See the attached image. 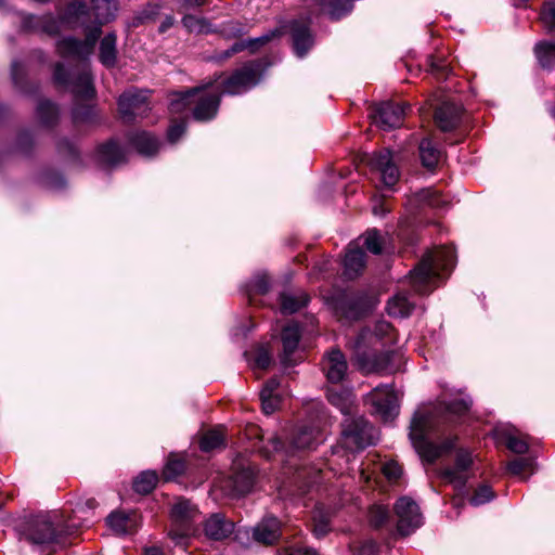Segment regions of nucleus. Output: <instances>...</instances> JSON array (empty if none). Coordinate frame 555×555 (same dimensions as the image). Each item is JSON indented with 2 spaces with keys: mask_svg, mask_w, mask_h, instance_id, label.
I'll list each match as a JSON object with an SVG mask.
<instances>
[{
  "mask_svg": "<svg viewBox=\"0 0 555 555\" xmlns=\"http://www.w3.org/2000/svg\"><path fill=\"white\" fill-rule=\"evenodd\" d=\"M220 93L209 86L197 87L185 92H175L170 95L169 109L171 113L192 111L196 120L212 119L218 112Z\"/></svg>",
  "mask_w": 555,
  "mask_h": 555,
  "instance_id": "obj_3",
  "label": "nucleus"
},
{
  "mask_svg": "<svg viewBox=\"0 0 555 555\" xmlns=\"http://www.w3.org/2000/svg\"><path fill=\"white\" fill-rule=\"evenodd\" d=\"M377 545L373 541L364 542L357 551L354 555H376Z\"/></svg>",
  "mask_w": 555,
  "mask_h": 555,
  "instance_id": "obj_55",
  "label": "nucleus"
},
{
  "mask_svg": "<svg viewBox=\"0 0 555 555\" xmlns=\"http://www.w3.org/2000/svg\"><path fill=\"white\" fill-rule=\"evenodd\" d=\"M395 512L398 518L397 530L401 535L411 534L423 524L418 505L408 496L397 501Z\"/></svg>",
  "mask_w": 555,
  "mask_h": 555,
  "instance_id": "obj_13",
  "label": "nucleus"
},
{
  "mask_svg": "<svg viewBox=\"0 0 555 555\" xmlns=\"http://www.w3.org/2000/svg\"><path fill=\"white\" fill-rule=\"evenodd\" d=\"M54 79L59 83H67V74L62 64H57L54 70Z\"/></svg>",
  "mask_w": 555,
  "mask_h": 555,
  "instance_id": "obj_59",
  "label": "nucleus"
},
{
  "mask_svg": "<svg viewBox=\"0 0 555 555\" xmlns=\"http://www.w3.org/2000/svg\"><path fill=\"white\" fill-rule=\"evenodd\" d=\"M182 24L190 33L209 34L214 31L211 24L206 18L190 14L183 16Z\"/></svg>",
  "mask_w": 555,
  "mask_h": 555,
  "instance_id": "obj_40",
  "label": "nucleus"
},
{
  "mask_svg": "<svg viewBox=\"0 0 555 555\" xmlns=\"http://www.w3.org/2000/svg\"><path fill=\"white\" fill-rule=\"evenodd\" d=\"M370 522L375 528L383 526L389 519V511L379 504H375L370 509Z\"/></svg>",
  "mask_w": 555,
  "mask_h": 555,
  "instance_id": "obj_44",
  "label": "nucleus"
},
{
  "mask_svg": "<svg viewBox=\"0 0 555 555\" xmlns=\"http://www.w3.org/2000/svg\"><path fill=\"white\" fill-rule=\"evenodd\" d=\"M74 92L82 99H90L93 95L94 89L92 86V80L87 72L82 73L78 77L74 85Z\"/></svg>",
  "mask_w": 555,
  "mask_h": 555,
  "instance_id": "obj_41",
  "label": "nucleus"
},
{
  "mask_svg": "<svg viewBox=\"0 0 555 555\" xmlns=\"http://www.w3.org/2000/svg\"><path fill=\"white\" fill-rule=\"evenodd\" d=\"M175 24V17L172 15H167L162 24L159 25L158 31L160 34L166 33L169 28H171Z\"/></svg>",
  "mask_w": 555,
  "mask_h": 555,
  "instance_id": "obj_62",
  "label": "nucleus"
},
{
  "mask_svg": "<svg viewBox=\"0 0 555 555\" xmlns=\"http://www.w3.org/2000/svg\"><path fill=\"white\" fill-rule=\"evenodd\" d=\"M532 462L528 459H516L508 463L507 469L512 475H520L524 472L530 469Z\"/></svg>",
  "mask_w": 555,
  "mask_h": 555,
  "instance_id": "obj_51",
  "label": "nucleus"
},
{
  "mask_svg": "<svg viewBox=\"0 0 555 555\" xmlns=\"http://www.w3.org/2000/svg\"><path fill=\"white\" fill-rule=\"evenodd\" d=\"M206 537L211 540H223L230 537L234 531V524L227 519L223 514H212L204 525Z\"/></svg>",
  "mask_w": 555,
  "mask_h": 555,
  "instance_id": "obj_21",
  "label": "nucleus"
},
{
  "mask_svg": "<svg viewBox=\"0 0 555 555\" xmlns=\"http://www.w3.org/2000/svg\"><path fill=\"white\" fill-rule=\"evenodd\" d=\"M300 339V330L296 323L287 324L282 332L283 353L281 362L285 366L294 365L297 361L292 358Z\"/></svg>",
  "mask_w": 555,
  "mask_h": 555,
  "instance_id": "obj_23",
  "label": "nucleus"
},
{
  "mask_svg": "<svg viewBox=\"0 0 555 555\" xmlns=\"http://www.w3.org/2000/svg\"><path fill=\"white\" fill-rule=\"evenodd\" d=\"M280 534V521L275 517L264 518L253 528L254 539L263 544H272Z\"/></svg>",
  "mask_w": 555,
  "mask_h": 555,
  "instance_id": "obj_25",
  "label": "nucleus"
},
{
  "mask_svg": "<svg viewBox=\"0 0 555 555\" xmlns=\"http://www.w3.org/2000/svg\"><path fill=\"white\" fill-rule=\"evenodd\" d=\"M321 433L311 426L299 427L293 435L291 446L287 449L282 447L278 437H270L266 446L261 448V453L264 457L271 459L274 455L280 456L281 461L284 455H288L294 451L311 450L322 441Z\"/></svg>",
  "mask_w": 555,
  "mask_h": 555,
  "instance_id": "obj_7",
  "label": "nucleus"
},
{
  "mask_svg": "<svg viewBox=\"0 0 555 555\" xmlns=\"http://www.w3.org/2000/svg\"><path fill=\"white\" fill-rule=\"evenodd\" d=\"M372 210L375 216H384L389 211V207L383 202H376Z\"/></svg>",
  "mask_w": 555,
  "mask_h": 555,
  "instance_id": "obj_61",
  "label": "nucleus"
},
{
  "mask_svg": "<svg viewBox=\"0 0 555 555\" xmlns=\"http://www.w3.org/2000/svg\"><path fill=\"white\" fill-rule=\"evenodd\" d=\"M377 439L376 431L363 417L346 420L343 429V444L350 451L362 450Z\"/></svg>",
  "mask_w": 555,
  "mask_h": 555,
  "instance_id": "obj_9",
  "label": "nucleus"
},
{
  "mask_svg": "<svg viewBox=\"0 0 555 555\" xmlns=\"http://www.w3.org/2000/svg\"><path fill=\"white\" fill-rule=\"evenodd\" d=\"M245 357L253 369L266 370L272 362L271 351L266 346L245 352Z\"/></svg>",
  "mask_w": 555,
  "mask_h": 555,
  "instance_id": "obj_33",
  "label": "nucleus"
},
{
  "mask_svg": "<svg viewBox=\"0 0 555 555\" xmlns=\"http://www.w3.org/2000/svg\"><path fill=\"white\" fill-rule=\"evenodd\" d=\"M262 72L263 68L260 61L250 62L236 69L231 76L222 80L220 85L224 93L231 95L240 94L256 86Z\"/></svg>",
  "mask_w": 555,
  "mask_h": 555,
  "instance_id": "obj_11",
  "label": "nucleus"
},
{
  "mask_svg": "<svg viewBox=\"0 0 555 555\" xmlns=\"http://www.w3.org/2000/svg\"><path fill=\"white\" fill-rule=\"evenodd\" d=\"M363 245L366 249L375 255H378L383 250V238L378 231L369 230L363 236Z\"/></svg>",
  "mask_w": 555,
  "mask_h": 555,
  "instance_id": "obj_42",
  "label": "nucleus"
},
{
  "mask_svg": "<svg viewBox=\"0 0 555 555\" xmlns=\"http://www.w3.org/2000/svg\"><path fill=\"white\" fill-rule=\"evenodd\" d=\"M420 155L422 164L429 169L434 168L440 159V151L428 139H424L421 142Z\"/></svg>",
  "mask_w": 555,
  "mask_h": 555,
  "instance_id": "obj_36",
  "label": "nucleus"
},
{
  "mask_svg": "<svg viewBox=\"0 0 555 555\" xmlns=\"http://www.w3.org/2000/svg\"><path fill=\"white\" fill-rule=\"evenodd\" d=\"M279 386H280V380L278 378H271L267 382V384L262 388L260 395H264V397L276 395V393H279L278 392Z\"/></svg>",
  "mask_w": 555,
  "mask_h": 555,
  "instance_id": "obj_56",
  "label": "nucleus"
},
{
  "mask_svg": "<svg viewBox=\"0 0 555 555\" xmlns=\"http://www.w3.org/2000/svg\"><path fill=\"white\" fill-rule=\"evenodd\" d=\"M347 361L345 356L338 349L330 351L322 361V370L327 379L332 384L344 380L347 374Z\"/></svg>",
  "mask_w": 555,
  "mask_h": 555,
  "instance_id": "obj_18",
  "label": "nucleus"
},
{
  "mask_svg": "<svg viewBox=\"0 0 555 555\" xmlns=\"http://www.w3.org/2000/svg\"><path fill=\"white\" fill-rule=\"evenodd\" d=\"M429 65H430L431 72L436 73V74L444 73L448 68V65L444 61L440 60V61L436 62L433 57L430 59Z\"/></svg>",
  "mask_w": 555,
  "mask_h": 555,
  "instance_id": "obj_60",
  "label": "nucleus"
},
{
  "mask_svg": "<svg viewBox=\"0 0 555 555\" xmlns=\"http://www.w3.org/2000/svg\"><path fill=\"white\" fill-rule=\"evenodd\" d=\"M179 11L186 12L207 4L208 0H179Z\"/></svg>",
  "mask_w": 555,
  "mask_h": 555,
  "instance_id": "obj_54",
  "label": "nucleus"
},
{
  "mask_svg": "<svg viewBox=\"0 0 555 555\" xmlns=\"http://www.w3.org/2000/svg\"><path fill=\"white\" fill-rule=\"evenodd\" d=\"M147 91H127L118 101L119 112L125 119L143 116L147 109Z\"/></svg>",
  "mask_w": 555,
  "mask_h": 555,
  "instance_id": "obj_17",
  "label": "nucleus"
},
{
  "mask_svg": "<svg viewBox=\"0 0 555 555\" xmlns=\"http://www.w3.org/2000/svg\"><path fill=\"white\" fill-rule=\"evenodd\" d=\"M262 410L266 414H271L274 411H276L281 403V397L280 393L272 395V396H266L260 395Z\"/></svg>",
  "mask_w": 555,
  "mask_h": 555,
  "instance_id": "obj_49",
  "label": "nucleus"
},
{
  "mask_svg": "<svg viewBox=\"0 0 555 555\" xmlns=\"http://www.w3.org/2000/svg\"><path fill=\"white\" fill-rule=\"evenodd\" d=\"M100 61L103 65L112 67L116 62V37L114 35L105 36L100 44Z\"/></svg>",
  "mask_w": 555,
  "mask_h": 555,
  "instance_id": "obj_35",
  "label": "nucleus"
},
{
  "mask_svg": "<svg viewBox=\"0 0 555 555\" xmlns=\"http://www.w3.org/2000/svg\"><path fill=\"white\" fill-rule=\"evenodd\" d=\"M144 555H163V552L158 547L152 546L145 548Z\"/></svg>",
  "mask_w": 555,
  "mask_h": 555,
  "instance_id": "obj_64",
  "label": "nucleus"
},
{
  "mask_svg": "<svg viewBox=\"0 0 555 555\" xmlns=\"http://www.w3.org/2000/svg\"><path fill=\"white\" fill-rule=\"evenodd\" d=\"M472 405V400L467 398L454 399L444 403L443 412L441 408L420 409L411 423L410 439L412 444L426 462H434L454 447V439L448 438L441 444L431 442V438L440 431L441 425L447 422L444 415H463Z\"/></svg>",
  "mask_w": 555,
  "mask_h": 555,
  "instance_id": "obj_1",
  "label": "nucleus"
},
{
  "mask_svg": "<svg viewBox=\"0 0 555 555\" xmlns=\"http://www.w3.org/2000/svg\"><path fill=\"white\" fill-rule=\"evenodd\" d=\"M184 470V462L181 459L171 456L163 472L166 480H171L182 474Z\"/></svg>",
  "mask_w": 555,
  "mask_h": 555,
  "instance_id": "obj_45",
  "label": "nucleus"
},
{
  "mask_svg": "<svg viewBox=\"0 0 555 555\" xmlns=\"http://www.w3.org/2000/svg\"><path fill=\"white\" fill-rule=\"evenodd\" d=\"M493 499V490L487 485H481L475 490L474 494L469 499V503L474 506H479L492 501Z\"/></svg>",
  "mask_w": 555,
  "mask_h": 555,
  "instance_id": "obj_43",
  "label": "nucleus"
},
{
  "mask_svg": "<svg viewBox=\"0 0 555 555\" xmlns=\"http://www.w3.org/2000/svg\"><path fill=\"white\" fill-rule=\"evenodd\" d=\"M96 506V502L94 499H88L82 503H79L77 506L78 512H83L85 508L93 509Z\"/></svg>",
  "mask_w": 555,
  "mask_h": 555,
  "instance_id": "obj_63",
  "label": "nucleus"
},
{
  "mask_svg": "<svg viewBox=\"0 0 555 555\" xmlns=\"http://www.w3.org/2000/svg\"><path fill=\"white\" fill-rule=\"evenodd\" d=\"M406 107L404 103H380L373 115L374 124L384 130L400 127L403 122Z\"/></svg>",
  "mask_w": 555,
  "mask_h": 555,
  "instance_id": "obj_15",
  "label": "nucleus"
},
{
  "mask_svg": "<svg viewBox=\"0 0 555 555\" xmlns=\"http://www.w3.org/2000/svg\"><path fill=\"white\" fill-rule=\"evenodd\" d=\"M280 301L282 312L285 314H292L305 307L309 301V297L304 292H285L281 294Z\"/></svg>",
  "mask_w": 555,
  "mask_h": 555,
  "instance_id": "obj_28",
  "label": "nucleus"
},
{
  "mask_svg": "<svg viewBox=\"0 0 555 555\" xmlns=\"http://www.w3.org/2000/svg\"><path fill=\"white\" fill-rule=\"evenodd\" d=\"M328 401L338 408L344 414H351L352 408L354 404V396L349 390H343L340 392L328 390L327 391Z\"/></svg>",
  "mask_w": 555,
  "mask_h": 555,
  "instance_id": "obj_32",
  "label": "nucleus"
},
{
  "mask_svg": "<svg viewBox=\"0 0 555 555\" xmlns=\"http://www.w3.org/2000/svg\"><path fill=\"white\" fill-rule=\"evenodd\" d=\"M472 463V454L468 451L461 450L456 454L455 465L446 468L442 472V478L456 487H463L468 478V469Z\"/></svg>",
  "mask_w": 555,
  "mask_h": 555,
  "instance_id": "obj_19",
  "label": "nucleus"
},
{
  "mask_svg": "<svg viewBox=\"0 0 555 555\" xmlns=\"http://www.w3.org/2000/svg\"><path fill=\"white\" fill-rule=\"evenodd\" d=\"M106 522L116 534H128L137 529L139 519L134 512L125 513L117 511L109 514Z\"/></svg>",
  "mask_w": 555,
  "mask_h": 555,
  "instance_id": "obj_24",
  "label": "nucleus"
},
{
  "mask_svg": "<svg viewBox=\"0 0 555 555\" xmlns=\"http://www.w3.org/2000/svg\"><path fill=\"white\" fill-rule=\"evenodd\" d=\"M282 34H284V27L275 28L274 30L269 31L268 34L256 38L255 40L250 41L247 46H244L242 43H235L233 47L225 52L224 57H229L232 54L243 50L245 47H248L250 49H255L256 46H263L271 41L273 38L280 37Z\"/></svg>",
  "mask_w": 555,
  "mask_h": 555,
  "instance_id": "obj_37",
  "label": "nucleus"
},
{
  "mask_svg": "<svg viewBox=\"0 0 555 555\" xmlns=\"http://www.w3.org/2000/svg\"><path fill=\"white\" fill-rule=\"evenodd\" d=\"M38 115L44 124H50L57 117V108L50 101H42L38 106Z\"/></svg>",
  "mask_w": 555,
  "mask_h": 555,
  "instance_id": "obj_47",
  "label": "nucleus"
},
{
  "mask_svg": "<svg viewBox=\"0 0 555 555\" xmlns=\"http://www.w3.org/2000/svg\"><path fill=\"white\" fill-rule=\"evenodd\" d=\"M170 517L172 528L169 535L177 544H183L184 539L195 531L194 524L199 517V512L189 500L178 498L172 504Z\"/></svg>",
  "mask_w": 555,
  "mask_h": 555,
  "instance_id": "obj_8",
  "label": "nucleus"
},
{
  "mask_svg": "<svg viewBox=\"0 0 555 555\" xmlns=\"http://www.w3.org/2000/svg\"><path fill=\"white\" fill-rule=\"evenodd\" d=\"M365 267V254L359 241L350 243L345 255L344 274L348 279L358 276Z\"/></svg>",
  "mask_w": 555,
  "mask_h": 555,
  "instance_id": "obj_22",
  "label": "nucleus"
},
{
  "mask_svg": "<svg viewBox=\"0 0 555 555\" xmlns=\"http://www.w3.org/2000/svg\"><path fill=\"white\" fill-rule=\"evenodd\" d=\"M413 305L405 295L397 294L388 300L387 311L392 317L405 318L410 315Z\"/></svg>",
  "mask_w": 555,
  "mask_h": 555,
  "instance_id": "obj_34",
  "label": "nucleus"
},
{
  "mask_svg": "<svg viewBox=\"0 0 555 555\" xmlns=\"http://www.w3.org/2000/svg\"><path fill=\"white\" fill-rule=\"evenodd\" d=\"M461 109L453 103H442L435 113V121L442 131L452 130L459 122Z\"/></svg>",
  "mask_w": 555,
  "mask_h": 555,
  "instance_id": "obj_26",
  "label": "nucleus"
},
{
  "mask_svg": "<svg viewBox=\"0 0 555 555\" xmlns=\"http://www.w3.org/2000/svg\"><path fill=\"white\" fill-rule=\"evenodd\" d=\"M92 11L98 25L89 30L86 40L82 42L72 38L60 40L57 42V52L61 56L85 59L90 55L101 34L100 26L114 18L117 11V1L93 0Z\"/></svg>",
  "mask_w": 555,
  "mask_h": 555,
  "instance_id": "obj_4",
  "label": "nucleus"
},
{
  "mask_svg": "<svg viewBox=\"0 0 555 555\" xmlns=\"http://www.w3.org/2000/svg\"><path fill=\"white\" fill-rule=\"evenodd\" d=\"M74 526L66 525L57 512L38 515L28 522L24 537L33 545L50 547L60 543L64 534L70 533Z\"/></svg>",
  "mask_w": 555,
  "mask_h": 555,
  "instance_id": "obj_6",
  "label": "nucleus"
},
{
  "mask_svg": "<svg viewBox=\"0 0 555 555\" xmlns=\"http://www.w3.org/2000/svg\"><path fill=\"white\" fill-rule=\"evenodd\" d=\"M330 530V520L327 516L322 512L317 511L313 516V534L317 538H323Z\"/></svg>",
  "mask_w": 555,
  "mask_h": 555,
  "instance_id": "obj_46",
  "label": "nucleus"
},
{
  "mask_svg": "<svg viewBox=\"0 0 555 555\" xmlns=\"http://www.w3.org/2000/svg\"><path fill=\"white\" fill-rule=\"evenodd\" d=\"M535 54L543 67L555 66V43L542 41L535 46Z\"/></svg>",
  "mask_w": 555,
  "mask_h": 555,
  "instance_id": "obj_38",
  "label": "nucleus"
},
{
  "mask_svg": "<svg viewBox=\"0 0 555 555\" xmlns=\"http://www.w3.org/2000/svg\"><path fill=\"white\" fill-rule=\"evenodd\" d=\"M389 343H395L393 328L386 321L377 322L373 331L371 328L361 331L354 343L356 360L360 369L365 373L386 371L390 362V352L386 351L378 356H369L364 349L376 348L378 344L386 346Z\"/></svg>",
  "mask_w": 555,
  "mask_h": 555,
  "instance_id": "obj_2",
  "label": "nucleus"
},
{
  "mask_svg": "<svg viewBox=\"0 0 555 555\" xmlns=\"http://www.w3.org/2000/svg\"><path fill=\"white\" fill-rule=\"evenodd\" d=\"M88 15L89 12L86 10L83 4L79 2H73L66 8L64 15L59 22L53 21L52 18H48L43 23L42 28L49 34H55L59 31L60 25H65L68 27L83 26L87 22Z\"/></svg>",
  "mask_w": 555,
  "mask_h": 555,
  "instance_id": "obj_16",
  "label": "nucleus"
},
{
  "mask_svg": "<svg viewBox=\"0 0 555 555\" xmlns=\"http://www.w3.org/2000/svg\"><path fill=\"white\" fill-rule=\"evenodd\" d=\"M224 446V433L222 427L207 430L203 434L199 447L204 452H210Z\"/></svg>",
  "mask_w": 555,
  "mask_h": 555,
  "instance_id": "obj_31",
  "label": "nucleus"
},
{
  "mask_svg": "<svg viewBox=\"0 0 555 555\" xmlns=\"http://www.w3.org/2000/svg\"><path fill=\"white\" fill-rule=\"evenodd\" d=\"M158 476L153 470L141 473L133 482V489L141 494L150 493L156 486Z\"/></svg>",
  "mask_w": 555,
  "mask_h": 555,
  "instance_id": "obj_39",
  "label": "nucleus"
},
{
  "mask_svg": "<svg viewBox=\"0 0 555 555\" xmlns=\"http://www.w3.org/2000/svg\"><path fill=\"white\" fill-rule=\"evenodd\" d=\"M455 264V254L451 247L438 248L426 254L416 268L411 271V284L415 292L425 294L429 292L435 279L450 271Z\"/></svg>",
  "mask_w": 555,
  "mask_h": 555,
  "instance_id": "obj_5",
  "label": "nucleus"
},
{
  "mask_svg": "<svg viewBox=\"0 0 555 555\" xmlns=\"http://www.w3.org/2000/svg\"><path fill=\"white\" fill-rule=\"evenodd\" d=\"M233 473L222 486V490L229 496H240L248 493L255 482V467L244 457L240 456L233 462Z\"/></svg>",
  "mask_w": 555,
  "mask_h": 555,
  "instance_id": "obj_12",
  "label": "nucleus"
},
{
  "mask_svg": "<svg viewBox=\"0 0 555 555\" xmlns=\"http://www.w3.org/2000/svg\"><path fill=\"white\" fill-rule=\"evenodd\" d=\"M541 20L550 30L555 29V2L545 3L541 13Z\"/></svg>",
  "mask_w": 555,
  "mask_h": 555,
  "instance_id": "obj_48",
  "label": "nucleus"
},
{
  "mask_svg": "<svg viewBox=\"0 0 555 555\" xmlns=\"http://www.w3.org/2000/svg\"><path fill=\"white\" fill-rule=\"evenodd\" d=\"M372 413L383 422H391L399 414L398 395L391 386H377L366 397Z\"/></svg>",
  "mask_w": 555,
  "mask_h": 555,
  "instance_id": "obj_10",
  "label": "nucleus"
},
{
  "mask_svg": "<svg viewBox=\"0 0 555 555\" xmlns=\"http://www.w3.org/2000/svg\"><path fill=\"white\" fill-rule=\"evenodd\" d=\"M185 132V121L180 120L173 122L168 129V140L172 143L177 142L181 135Z\"/></svg>",
  "mask_w": 555,
  "mask_h": 555,
  "instance_id": "obj_52",
  "label": "nucleus"
},
{
  "mask_svg": "<svg viewBox=\"0 0 555 555\" xmlns=\"http://www.w3.org/2000/svg\"><path fill=\"white\" fill-rule=\"evenodd\" d=\"M382 470L389 481L398 480L402 474L400 465L395 461L386 462L383 465Z\"/></svg>",
  "mask_w": 555,
  "mask_h": 555,
  "instance_id": "obj_50",
  "label": "nucleus"
},
{
  "mask_svg": "<svg viewBox=\"0 0 555 555\" xmlns=\"http://www.w3.org/2000/svg\"><path fill=\"white\" fill-rule=\"evenodd\" d=\"M157 14V5L147 7L144 10H142V12L137 16V24H144L146 22L154 21Z\"/></svg>",
  "mask_w": 555,
  "mask_h": 555,
  "instance_id": "obj_53",
  "label": "nucleus"
},
{
  "mask_svg": "<svg viewBox=\"0 0 555 555\" xmlns=\"http://www.w3.org/2000/svg\"><path fill=\"white\" fill-rule=\"evenodd\" d=\"M372 170L378 173L383 184L387 188L393 186L400 177L395 157L389 150H383L373 154L369 159Z\"/></svg>",
  "mask_w": 555,
  "mask_h": 555,
  "instance_id": "obj_14",
  "label": "nucleus"
},
{
  "mask_svg": "<svg viewBox=\"0 0 555 555\" xmlns=\"http://www.w3.org/2000/svg\"><path fill=\"white\" fill-rule=\"evenodd\" d=\"M268 287H269V282H268L267 276L263 275V276L257 278L255 285H254L255 292H257L259 294H264L268 291Z\"/></svg>",
  "mask_w": 555,
  "mask_h": 555,
  "instance_id": "obj_58",
  "label": "nucleus"
},
{
  "mask_svg": "<svg viewBox=\"0 0 555 555\" xmlns=\"http://www.w3.org/2000/svg\"><path fill=\"white\" fill-rule=\"evenodd\" d=\"M282 555H318L315 551L306 547H289Z\"/></svg>",
  "mask_w": 555,
  "mask_h": 555,
  "instance_id": "obj_57",
  "label": "nucleus"
},
{
  "mask_svg": "<svg viewBox=\"0 0 555 555\" xmlns=\"http://www.w3.org/2000/svg\"><path fill=\"white\" fill-rule=\"evenodd\" d=\"M294 50L297 56L302 57L313 44V39L306 24L294 22L291 25Z\"/></svg>",
  "mask_w": 555,
  "mask_h": 555,
  "instance_id": "obj_27",
  "label": "nucleus"
},
{
  "mask_svg": "<svg viewBox=\"0 0 555 555\" xmlns=\"http://www.w3.org/2000/svg\"><path fill=\"white\" fill-rule=\"evenodd\" d=\"M131 144L138 150V152L145 156H151L158 151V140L147 132H135L131 139Z\"/></svg>",
  "mask_w": 555,
  "mask_h": 555,
  "instance_id": "obj_29",
  "label": "nucleus"
},
{
  "mask_svg": "<svg viewBox=\"0 0 555 555\" xmlns=\"http://www.w3.org/2000/svg\"><path fill=\"white\" fill-rule=\"evenodd\" d=\"M98 155L100 162L107 166H116L126 158L125 152L115 142L101 145Z\"/></svg>",
  "mask_w": 555,
  "mask_h": 555,
  "instance_id": "obj_30",
  "label": "nucleus"
},
{
  "mask_svg": "<svg viewBox=\"0 0 555 555\" xmlns=\"http://www.w3.org/2000/svg\"><path fill=\"white\" fill-rule=\"evenodd\" d=\"M494 437L498 442L505 443L512 452L524 454L528 450L526 437L513 427L502 426L495 428Z\"/></svg>",
  "mask_w": 555,
  "mask_h": 555,
  "instance_id": "obj_20",
  "label": "nucleus"
}]
</instances>
